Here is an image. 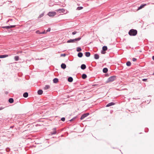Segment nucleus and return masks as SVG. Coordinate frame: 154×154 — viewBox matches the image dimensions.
<instances>
[{"mask_svg": "<svg viewBox=\"0 0 154 154\" xmlns=\"http://www.w3.org/2000/svg\"><path fill=\"white\" fill-rule=\"evenodd\" d=\"M146 4H144L143 5H140L138 8V10H139L143 8L145 6H146Z\"/></svg>", "mask_w": 154, "mask_h": 154, "instance_id": "nucleus-6", "label": "nucleus"}, {"mask_svg": "<svg viewBox=\"0 0 154 154\" xmlns=\"http://www.w3.org/2000/svg\"><path fill=\"white\" fill-rule=\"evenodd\" d=\"M89 115V113H86L83 115L81 117V119L82 120L84 119L85 117Z\"/></svg>", "mask_w": 154, "mask_h": 154, "instance_id": "nucleus-5", "label": "nucleus"}, {"mask_svg": "<svg viewBox=\"0 0 154 154\" xmlns=\"http://www.w3.org/2000/svg\"><path fill=\"white\" fill-rule=\"evenodd\" d=\"M116 79V76H113L109 77L106 83H109V82H112L114 81Z\"/></svg>", "mask_w": 154, "mask_h": 154, "instance_id": "nucleus-1", "label": "nucleus"}, {"mask_svg": "<svg viewBox=\"0 0 154 154\" xmlns=\"http://www.w3.org/2000/svg\"><path fill=\"white\" fill-rule=\"evenodd\" d=\"M152 59L153 60H154V56L152 57Z\"/></svg>", "mask_w": 154, "mask_h": 154, "instance_id": "nucleus-40", "label": "nucleus"}, {"mask_svg": "<svg viewBox=\"0 0 154 154\" xmlns=\"http://www.w3.org/2000/svg\"><path fill=\"white\" fill-rule=\"evenodd\" d=\"M66 65L64 63H62L61 65V67L63 69H65L66 68Z\"/></svg>", "mask_w": 154, "mask_h": 154, "instance_id": "nucleus-11", "label": "nucleus"}, {"mask_svg": "<svg viewBox=\"0 0 154 154\" xmlns=\"http://www.w3.org/2000/svg\"><path fill=\"white\" fill-rule=\"evenodd\" d=\"M56 14L55 12H50L48 13V15L50 17H53Z\"/></svg>", "mask_w": 154, "mask_h": 154, "instance_id": "nucleus-4", "label": "nucleus"}, {"mask_svg": "<svg viewBox=\"0 0 154 154\" xmlns=\"http://www.w3.org/2000/svg\"><path fill=\"white\" fill-rule=\"evenodd\" d=\"M137 34V31L133 29L131 30L129 32V34L130 35H135Z\"/></svg>", "mask_w": 154, "mask_h": 154, "instance_id": "nucleus-2", "label": "nucleus"}, {"mask_svg": "<svg viewBox=\"0 0 154 154\" xmlns=\"http://www.w3.org/2000/svg\"><path fill=\"white\" fill-rule=\"evenodd\" d=\"M36 33L37 34H40L41 32H40L39 31L37 30V31H36Z\"/></svg>", "mask_w": 154, "mask_h": 154, "instance_id": "nucleus-30", "label": "nucleus"}, {"mask_svg": "<svg viewBox=\"0 0 154 154\" xmlns=\"http://www.w3.org/2000/svg\"><path fill=\"white\" fill-rule=\"evenodd\" d=\"M94 57L95 59H97L99 58V56L97 54H95L94 55Z\"/></svg>", "mask_w": 154, "mask_h": 154, "instance_id": "nucleus-16", "label": "nucleus"}, {"mask_svg": "<svg viewBox=\"0 0 154 154\" xmlns=\"http://www.w3.org/2000/svg\"><path fill=\"white\" fill-rule=\"evenodd\" d=\"M8 55L5 54L4 55H0V58H4L8 57Z\"/></svg>", "mask_w": 154, "mask_h": 154, "instance_id": "nucleus-7", "label": "nucleus"}, {"mask_svg": "<svg viewBox=\"0 0 154 154\" xmlns=\"http://www.w3.org/2000/svg\"><path fill=\"white\" fill-rule=\"evenodd\" d=\"M81 50H82V49L80 47H78L76 48V51L78 52L80 51H81Z\"/></svg>", "mask_w": 154, "mask_h": 154, "instance_id": "nucleus-19", "label": "nucleus"}, {"mask_svg": "<svg viewBox=\"0 0 154 154\" xmlns=\"http://www.w3.org/2000/svg\"><path fill=\"white\" fill-rule=\"evenodd\" d=\"M13 101H14V100L12 98H11L10 99H9V102L10 103H12L13 102Z\"/></svg>", "mask_w": 154, "mask_h": 154, "instance_id": "nucleus-21", "label": "nucleus"}, {"mask_svg": "<svg viewBox=\"0 0 154 154\" xmlns=\"http://www.w3.org/2000/svg\"><path fill=\"white\" fill-rule=\"evenodd\" d=\"M5 27L7 29H10L11 28V26H6Z\"/></svg>", "mask_w": 154, "mask_h": 154, "instance_id": "nucleus-29", "label": "nucleus"}, {"mask_svg": "<svg viewBox=\"0 0 154 154\" xmlns=\"http://www.w3.org/2000/svg\"><path fill=\"white\" fill-rule=\"evenodd\" d=\"M62 11V12H63L64 11V10L63 9H61V10H60V9H58V10H56V11Z\"/></svg>", "mask_w": 154, "mask_h": 154, "instance_id": "nucleus-27", "label": "nucleus"}, {"mask_svg": "<svg viewBox=\"0 0 154 154\" xmlns=\"http://www.w3.org/2000/svg\"><path fill=\"white\" fill-rule=\"evenodd\" d=\"M51 29L50 28H48L47 30V32H49L50 31Z\"/></svg>", "mask_w": 154, "mask_h": 154, "instance_id": "nucleus-37", "label": "nucleus"}, {"mask_svg": "<svg viewBox=\"0 0 154 154\" xmlns=\"http://www.w3.org/2000/svg\"><path fill=\"white\" fill-rule=\"evenodd\" d=\"M56 133V131L55 129H54V131H53V132L51 133V134H55Z\"/></svg>", "mask_w": 154, "mask_h": 154, "instance_id": "nucleus-28", "label": "nucleus"}, {"mask_svg": "<svg viewBox=\"0 0 154 154\" xmlns=\"http://www.w3.org/2000/svg\"><path fill=\"white\" fill-rule=\"evenodd\" d=\"M81 38H78L73 39H71L68 40L67 42V43H73L76 41L80 40Z\"/></svg>", "mask_w": 154, "mask_h": 154, "instance_id": "nucleus-3", "label": "nucleus"}, {"mask_svg": "<svg viewBox=\"0 0 154 154\" xmlns=\"http://www.w3.org/2000/svg\"><path fill=\"white\" fill-rule=\"evenodd\" d=\"M108 71V69L106 68H104L103 69V72L104 73Z\"/></svg>", "mask_w": 154, "mask_h": 154, "instance_id": "nucleus-20", "label": "nucleus"}, {"mask_svg": "<svg viewBox=\"0 0 154 154\" xmlns=\"http://www.w3.org/2000/svg\"><path fill=\"white\" fill-rule=\"evenodd\" d=\"M3 108H3L2 107H0V110L2 109Z\"/></svg>", "mask_w": 154, "mask_h": 154, "instance_id": "nucleus-38", "label": "nucleus"}, {"mask_svg": "<svg viewBox=\"0 0 154 154\" xmlns=\"http://www.w3.org/2000/svg\"><path fill=\"white\" fill-rule=\"evenodd\" d=\"M11 28H12L14 27L15 26H11Z\"/></svg>", "mask_w": 154, "mask_h": 154, "instance_id": "nucleus-39", "label": "nucleus"}, {"mask_svg": "<svg viewBox=\"0 0 154 154\" xmlns=\"http://www.w3.org/2000/svg\"><path fill=\"white\" fill-rule=\"evenodd\" d=\"M146 80L147 79H142L143 81L144 82L146 81Z\"/></svg>", "mask_w": 154, "mask_h": 154, "instance_id": "nucleus-36", "label": "nucleus"}, {"mask_svg": "<svg viewBox=\"0 0 154 154\" xmlns=\"http://www.w3.org/2000/svg\"><path fill=\"white\" fill-rule=\"evenodd\" d=\"M137 59L135 58H133V61H136Z\"/></svg>", "mask_w": 154, "mask_h": 154, "instance_id": "nucleus-34", "label": "nucleus"}, {"mask_svg": "<svg viewBox=\"0 0 154 154\" xmlns=\"http://www.w3.org/2000/svg\"><path fill=\"white\" fill-rule=\"evenodd\" d=\"M43 93V91L42 90H39L38 91V94L39 95H41Z\"/></svg>", "mask_w": 154, "mask_h": 154, "instance_id": "nucleus-9", "label": "nucleus"}, {"mask_svg": "<svg viewBox=\"0 0 154 154\" xmlns=\"http://www.w3.org/2000/svg\"><path fill=\"white\" fill-rule=\"evenodd\" d=\"M61 120L63 121H64L65 120V118L64 117L63 118H62L61 119Z\"/></svg>", "mask_w": 154, "mask_h": 154, "instance_id": "nucleus-31", "label": "nucleus"}, {"mask_svg": "<svg viewBox=\"0 0 154 154\" xmlns=\"http://www.w3.org/2000/svg\"><path fill=\"white\" fill-rule=\"evenodd\" d=\"M66 56L65 54H61V57H65Z\"/></svg>", "mask_w": 154, "mask_h": 154, "instance_id": "nucleus-32", "label": "nucleus"}, {"mask_svg": "<svg viewBox=\"0 0 154 154\" xmlns=\"http://www.w3.org/2000/svg\"><path fill=\"white\" fill-rule=\"evenodd\" d=\"M82 78L83 79H85L87 77V75L85 74H83L82 75Z\"/></svg>", "mask_w": 154, "mask_h": 154, "instance_id": "nucleus-23", "label": "nucleus"}, {"mask_svg": "<svg viewBox=\"0 0 154 154\" xmlns=\"http://www.w3.org/2000/svg\"><path fill=\"white\" fill-rule=\"evenodd\" d=\"M126 65L128 66H130L131 65V62L129 61H128V62H127L126 63Z\"/></svg>", "mask_w": 154, "mask_h": 154, "instance_id": "nucleus-26", "label": "nucleus"}, {"mask_svg": "<svg viewBox=\"0 0 154 154\" xmlns=\"http://www.w3.org/2000/svg\"><path fill=\"white\" fill-rule=\"evenodd\" d=\"M50 86L48 85H46L44 87V89L45 90H47L49 88Z\"/></svg>", "mask_w": 154, "mask_h": 154, "instance_id": "nucleus-18", "label": "nucleus"}, {"mask_svg": "<svg viewBox=\"0 0 154 154\" xmlns=\"http://www.w3.org/2000/svg\"><path fill=\"white\" fill-rule=\"evenodd\" d=\"M85 55L87 57H89L90 55V54L89 52H86L85 53Z\"/></svg>", "mask_w": 154, "mask_h": 154, "instance_id": "nucleus-15", "label": "nucleus"}, {"mask_svg": "<svg viewBox=\"0 0 154 154\" xmlns=\"http://www.w3.org/2000/svg\"><path fill=\"white\" fill-rule=\"evenodd\" d=\"M153 74H154V73H153Z\"/></svg>", "mask_w": 154, "mask_h": 154, "instance_id": "nucleus-41", "label": "nucleus"}, {"mask_svg": "<svg viewBox=\"0 0 154 154\" xmlns=\"http://www.w3.org/2000/svg\"><path fill=\"white\" fill-rule=\"evenodd\" d=\"M45 33V31L43 32H41L40 33V34H44Z\"/></svg>", "mask_w": 154, "mask_h": 154, "instance_id": "nucleus-35", "label": "nucleus"}, {"mask_svg": "<svg viewBox=\"0 0 154 154\" xmlns=\"http://www.w3.org/2000/svg\"><path fill=\"white\" fill-rule=\"evenodd\" d=\"M78 56L79 57H81L83 56V54L82 53H79L78 54Z\"/></svg>", "mask_w": 154, "mask_h": 154, "instance_id": "nucleus-13", "label": "nucleus"}, {"mask_svg": "<svg viewBox=\"0 0 154 154\" xmlns=\"http://www.w3.org/2000/svg\"><path fill=\"white\" fill-rule=\"evenodd\" d=\"M86 66L85 65L82 64L81 66V68L82 69H84L86 68Z\"/></svg>", "mask_w": 154, "mask_h": 154, "instance_id": "nucleus-10", "label": "nucleus"}, {"mask_svg": "<svg viewBox=\"0 0 154 154\" xmlns=\"http://www.w3.org/2000/svg\"><path fill=\"white\" fill-rule=\"evenodd\" d=\"M23 96L25 97H27L28 96V94L27 92L23 94Z\"/></svg>", "mask_w": 154, "mask_h": 154, "instance_id": "nucleus-17", "label": "nucleus"}, {"mask_svg": "<svg viewBox=\"0 0 154 154\" xmlns=\"http://www.w3.org/2000/svg\"><path fill=\"white\" fill-rule=\"evenodd\" d=\"M68 81L69 82H71L72 81H73V79L72 77H69L68 78Z\"/></svg>", "mask_w": 154, "mask_h": 154, "instance_id": "nucleus-12", "label": "nucleus"}, {"mask_svg": "<svg viewBox=\"0 0 154 154\" xmlns=\"http://www.w3.org/2000/svg\"><path fill=\"white\" fill-rule=\"evenodd\" d=\"M53 81L54 83H57L58 82V79L57 78H55L53 79Z\"/></svg>", "mask_w": 154, "mask_h": 154, "instance_id": "nucleus-14", "label": "nucleus"}, {"mask_svg": "<svg viewBox=\"0 0 154 154\" xmlns=\"http://www.w3.org/2000/svg\"><path fill=\"white\" fill-rule=\"evenodd\" d=\"M83 8L82 7H79L77 8V10H80L82 9Z\"/></svg>", "mask_w": 154, "mask_h": 154, "instance_id": "nucleus-24", "label": "nucleus"}, {"mask_svg": "<svg viewBox=\"0 0 154 154\" xmlns=\"http://www.w3.org/2000/svg\"><path fill=\"white\" fill-rule=\"evenodd\" d=\"M107 47L106 46H104L103 47V51H105L107 50Z\"/></svg>", "mask_w": 154, "mask_h": 154, "instance_id": "nucleus-22", "label": "nucleus"}, {"mask_svg": "<svg viewBox=\"0 0 154 154\" xmlns=\"http://www.w3.org/2000/svg\"><path fill=\"white\" fill-rule=\"evenodd\" d=\"M114 105V103L112 102V103H108V104H107L106 105V106L108 107V106H111L113 105Z\"/></svg>", "mask_w": 154, "mask_h": 154, "instance_id": "nucleus-8", "label": "nucleus"}, {"mask_svg": "<svg viewBox=\"0 0 154 154\" xmlns=\"http://www.w3.org/2000/svg\"><path fill=\"white\" fill-rule=\"evenodd\" d=\"M14 59L16 61H17L19 60V57L18 56H16L14 57Z\"/></svg>", "mask_w": 154, "mask_h": 154, "instance_id": "nucleus-25", "label": "nucleus"}, {"mask_svg": "<svg viewBox=\"0 0 154 154\" xmlns=\"http://www.w3.org/2000/svg\"><path fill=\"white\" fill-rule=\"evenodd\" d=\"M76 33H77V32L76 31H74L73 32H72V34L73 35H75V34H76Z\"/></svg>", "mask_w": 154, "mask_h": 154, "instance_id": "nucleus-33", "label": "nucleus"}]
</instances>
